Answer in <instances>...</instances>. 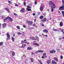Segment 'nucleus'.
Here are the masks:
<instances>
[{"mask_svg": "<svg viewBox=\"0 0 64 64\" xmlns=\"http://www.w3.org/2000/svg\"><path fill=\"white\" fill-rule=\"evenodd\" d=\"M6 19H6H6H5L4 20V21H6Z\"/></svg>", "mask_w": 64, "mask_h": 64, "instance_id": "6e6d98bb", "label": "nucleus"}, {"mask_svg": "<svg viewBox=\"0 0 64 64\" xmlns=\"http://www.w3.org/2000/svg\"><path fill=\"white\" fill-rule=\"evenodd\" d=\"M46 20H47V19L45 18L42 20V21H43V22H45V21H46Z\"/></svg>", "mask_w": 64, "mask_h": 64, "instance_id": "ddd939ff", "label": "nucleus"}, {"mask_svg": "<svg viewBox=\"0 0 64 64\" xmlns=\"http://www.w3.org/2000/svg\"><path fill=\"white\" fill-rule=\"evenodd\" d=\"M40 12H38V14H40Z\"/></svg>", "mask_w": 64, "mask_h": 64, "instance_id": "864d4df0", "label": "nucleus"}, {"mask_svg": "<svg viewBox=\"0 0 64 64\" xmlns=\"http://www.w3.org/2000/svg\"><path fill=\"white\" fill-rule=\"evenodd\" d=\"M5 9L7 11L8 13H10V10H9V9H8L7 8H6Z\"/></svg>", "mask_w": 64, "mask_h": 64, "instance_id": "dca6fc26", "label": "nucleus"}, {"mask_svg": "<svg viewBox=\"0 0 64 64\" xmlns=\"http://www.w3.org/2000/svg\"><path fill=\"white\" fill-rule=\"evenodd\" d=\"M7 36H6V39L8 40H10V36L9 34H6Z\"/></svg>", "mask_w": 64, "mask_h": 64, "instance_id": "20e7f679", "label": "nucleus"}, {"mask_svg": "<svg viewBox=\"0 0 64 64\" xmlns=\"http://www.w3.org/2000/svg\"><path fill=\"white\" fill-rule=\"evenodd\" d=\"M12 56H14L15 55V52H14V51H13L12 52Z\"/></svg>", "mask_w": 64, "mask_h": 64, "instance_id": "5701e85b", "label": "nucleus"}, {"mask_svg": "<svg viewBox=\"0 0 64 64\" xmlns=\"http://www.w3.org/2000/svg\"><path fill=\"white\" fill-rule=\"evenodd\" d=\"M62 33L64 32H63V30H62Z\"/></svg>", "mask_w": 64, "mask_h": 64, "instance_id": "052dcab7", "label": "nucleus"}, {"mask_svg": "<svg viewBox=\"0 0 64 64\" xmlns=\"http://www.w3.org/2000/svg\"><path fill=\"white\" fill-rule=\"evenodd\" d=\"M34 45H36L37 46H39V44L36 43H35L34 44Z\"/></svg>", "mask_w": 64, "mask_h": 64, "instance_id": "4be33fe9", "label": "nucleus"}, {"mask_svg": "<svg viewBox=\"0 0 64 64\" xmlns=\"http://www.w3.org/2000/svg\"><path fill=\"white\" fill-rule=\"evenodd\" d=\"M32 26H34V27H36L37 28H38V27H37V25H36V24H34L32 25Z\"/></svg>", "mask_w": 64, "mask_h": 64, "instance_id": "f3484780", "label": "nucleus"}, {"mask_svg": "<svg viewBox=\"0 0 64 64\" xmlns=\"http://www.w3.org/2000/svg\"><path fill=\"white\" fill-rule=\"evenodd\" d=\"M42 59H44V58H45V56H42Z\"/></svg>", "mask_w": 64, "mask_h": 64, "instance_id": "e433bc0d", "label": "nucleus"}, {"mask_svg": "<svg viewBox=\"0 0 64 64\" xmlns=\"http://www.w3.org/2000/svg\"><path fill=\"white\" fill-rule=\"evenodd\" d=\"M41 26H44V24H42Z\"/></svg>", "mask_w": 64, "mask_h": 64, "instance_id": "13d9d810", "label": "nucleus"}, {"mask_svg": "<svg viewBox=\"0 0 64 64\" xmlns=\"http://www.w3.org/2000/svg\"><path fill=\"white\" fill-rule=\"evenodd\" d=\"M16 28H17V29H18V30H20V26H16Z\"/></svg>", "mask_w": 64, "mask_h": 64, "instance_id": "bb28decb", "label": "nucleus"}, {"mask_svg": "<svg viewBox=\"0 0 64 64\" xmlns=\"http://www.w3.org/2000/svg\"><path fill=\"white\" fill-rule=\"evenodd\" d=\"M17 33L18 34V35H21V34H21V33L20 32H17Z\"/></svg>", "mask_w": 64, "mask_h": 64, "instance_id": "c85d7f7f", "label": "nucleus"}, {"mask_svg": "<svg viewBox=\"0 0 64 64\" xmlns=\"http://www.w3.org/2000/svg\"><path fill=\"white\" fill-rule=\"evenodd\" d=\"M15 6H18V4H16Z\"/></svg>", "mask_w": 64, "mask_h": 64, "instance_id": "3c124183", "label": "nucleus"}, {"mask_svg": "<svg viewBox=\"0 0 64 64\" xmlns=\"http://www.w3.org/2000/svg\"><path fill=\"white\" fill-rule=\"evenodd\" d=\"M3 45V43L2 42H0V45L1 46H2Z\"/></svg>", "mask_w": 64, "mask_h": 64, "instance_id": "b1692460", "label": "nucleus"}, {"mask_svg": "<svg viewBox=\"0 0 64 64\" xmlns=\"http://www.w3.org/2000/svg\"><path fill=\"white\" fill-rule=\"evenodd\" d=\"M46 63L48 64H50V63H51V60H47Z\"/></svg>", "mask_w": 64, "mask_h": 64, "instance_id": "f8f14e48", "label": "nucleus"}, {"mask_svg": "<svg viewBox=\"0 0 64 64\" xmlns=\"http://www.w3.org/2000/svg\"><path fill=\"white\" fill-rule=\"evenodd\" d=\"M61 39H62V38H59V39H60V40H61Z\"/></svg>", "mask_w": 64, "mask_h": 64, "instance_id": "774afa93", "label": "nucleus"}, {"mask_svg": "<svg viewBox=\"0 0 64 64\" xmlns=\"http://www.w3.org/2000/svg\"><path fill=\"white\" fill-rule=\"evenodd\" d=\"M56 52V51L54 50H53L50 51V53H53Z\"/></svg>", "mask_w": 64, "mask_h": 64, "instance_id": "9b49d317", "label": "nucleus"}, {"mask_svg": "<svg viewBox=\"0 0 64 64\" xmlns=\"http://www.w3.org/2000/svg\"><path fill=\"white\" fill-rule=\"evenodd\" d=\"M24 43H26H26H27V40H24Z\"/></svg>", "mask_w": 64, "mask_h": 64, "instance_id": "393cba45", "label": "nucleus"}, {"mask_svg": "<svg viewBox=\"0 0 64 64\" xmlns=\"http://www.w3.org/2000/svg\"><path fill=\"white\" fill-rule=\"evenodd\" d=\"M63 23H62V22H61L60 23V26L61 27H62V26H63Z\"/></svg>", "mask_w": 64, "mask_h": 64, "instance_id": "6ab92c4d", "label": "nucleus"}, {"mask_svg": "<svg viewBox=\"0 0 64 64\" xmlns=\"http://www.w3.org/2000/svg\"><path fill=\"white\" fill-rule=\"evenodd\" d=\"M10 18H11L9 17V16H8L6 18V19H9V20H10Z\"/></svg>", "mask_w": 64, "mask_h": 64, "instance_id": "a878e982", "label": "nucleus"}, {"mask_svg": "<svg viewBox=\"0 0 64 64\" xmlns=\"http://www.w3.org/2000/svg\"><path fill=\"white\" fill-rule=\"evenodd\" d=\"M62 14L63 15V17H64V11H62Z\"/></svg>", "mask_w": 64, "mask_h": 64, "instance_id": "7c9ffc66", "label": "nucleus"}, {"mask_svg": "<svg viewBox=\"0 0 64 64\" xmlns=\"http://www.w3.org/2000/svg\"><path fill=\"white\" fill-rule=\"evenodd\" d=\"M60 57L62 59H63V56H60Z\"/></svg>", "mask_w": 64, "mask_h": 64, "instance_id": "49530a36", "label": "nucleus"}, {"mask_svg": "<svg viewBox=\"0 0 64 64\" xmlns=\"http://www.w3.org/2000/svg\"><path fill=\"white\" fill-rule=\"evenodd\" d=\"M23 26L24 28H26V26L24 25H23Z\"/></svg>", "mask_w": 64, "mask_h": 64, "instance_id": "c03bdc74", "label": "nucleus"}, {"mask_svg": "<svg viewBox=\"0 0 64 64\" xmlns=\"http://www.w3.org/2000/svg\"><path fill=\"white\" fill-rule=\"evenodd\" d=\"M30 38V39H32V40H36V39L35 37L33 36H31Z\"/></svg>", "mask_w": 64, "mask_h": 64, "instance_id": "0eeeda50", "label": "nucleus"}, {"mask_svg": "<svg viewBox=\"0 0 64 64\" xmlns=\"http://www.w3.org/2000/svg\"><path fill=\"white\" fill-rule=\"evenodd\" d=\"M10 21H11V22H12V21H13V19L11 18H10Z\"/></svg>", "mask_w": 64, "mask_h": 64, "instance_id": "cd10ccee", "label": "nucleus"}, {"mask_svg": "<svg viewBox=\"0 0 64 64\" xmlns=\"http://www.w3.org/2000/svg\"><path fill=\"white\" fill-rule=\"evenodd\" d=\"M20 11V12L22 13H25V9L24 8L22 9Z\"/></svg>", "mask_w": 64, "mask_h": 64, "instance_id": "423d86ee", "label": "nucleus"}, {"mask_svg": "<svg viewBox=\"0 0 64 64\" xmlns=\"http://www.w3.org/2000/svg\"><path fill=\"white\" fill-rule=\"evenodd\" d=\"M23 57H26V56L25 55H24L23 56Z\"/></svg>", "mask_w": 64, "mask_h": 64, "instance_id": "09e8293b", "label": "nucleus"}, {"mask_svg": "<svg viewBox=\"0 0 64 64\" xmlns=\"http://www.w3.org/2000/svg\"><path fill=\"white\" fill-rule=\"evenodd\" d=\"M54 31H58V30H56L55 29H54Z\"/></svg>", "mask_w": 64, "mask_h": 64, "instance_id": "c9c22d12", "label": "nucleus"}, {"mask_svg": "<svg viewBox=\"0 0 64 64\" xmlns=\"http://www.w3.org/2000/svg\"><path fill=\"white\" fill-rule=\"evenodd\" d=\"M47 36H48L47 34L44 35V36H46V37H47Z\"/></svg>", "mask_w": 64, "mask_h": 64, "instance_id": "5fc2aeb1", "label": "nucleus"}, {"mask_svg": "<svg viewBox=\"0 0 64 64\" xmlns=\"http://www.w3.org/2000/svg\"><path fill=\"white\" fill-rule=\"evenodd\" d=\"M33 48H32L30 47H28L27 50H32Z\"/></svg>", "mask_w": 64, "mask_h": 64, "instance_id": "9d476101", "label": "nucleus"}, {"mask_svg": "<svg viewBox=\"0 0 64 64\" xmlns=\"http://www.w3.org/2000/svg\"><path fill=\"white\" fill-rule=\"evenodd\" d=\"M59 9L60 10H64V4H63L62 6L60 7L59 8Z\"/></svg>", "mask_w": 64, "mask_h": 64, "instance_id": "39448f33", "label": "nucleus"}, {"mask_svg": "<svg viewBox=\"0 0 64 64\" xmlns=\"http://www.w3.org/2000/svg\"><path fill=\"white\" fill-rule=\"evenodd\" d=\"M36 39H37V40H38V41H39V38H38V37L36 36Z\"/></svg>", "mask_w": 64, "mask_h": 64, "instance_id": "2f4dec72", "label": "nucleus"}, {"mask_svg": "<svg viewBox=\"0 0 64 64\" xmlns=\"http://www.w3.org/2000/svg\"><path fill=\"white\" fill-rule=\"evenodd\" d=\"M49 5L50 6H51L52 8H51V11L53 12L54 11V9H55L56 8V6L54 4V2H52V1H50L49 2Z\"/></svg>", "mask_w": 64, "mask_h": 64, "instance_id": "f257e3e1", "label": "nucleus"}, {"mask_svg": "<svg viewBox=\"0 0 64 64\" xmlns=\"http://www.w3.org/2000/svg\"><path fill=\"white\" fill-rule=\"evenodd\" d=\"M14 16H17L18 15L17 14H16V13L14 14Z\"/></svg>", "mask_w": 64, "mask_h": 64, "instance_id": "37998d69", "label": "nucleus"}, {"mask_svg": "<svg viewBox=\"0 0 64 64\" xmlns=\"http://www.w3.org/2000/svg\"><path fill=\"white\" fill-rule=\"evenodd\" d=\"M6 26V23H4V24H2L3 27L4 28Z\"/></svg>", "mask_w": 64, "mask_h": 64, "instance_id": "a211bd4d", "label": "nucleus"}, {"mask_svg": "<svg viewBox=\"0 0 64 64\" xmlns=\"http://www.w3.org/2000/svg\"><path fill=\"white\" fill-rule=\"evenodd\" d=\"M37 2L36 1H35V4H37Z\"/></svg>", "mask_w": 64, "mask_h": 64, "instance_id": "ea45409f", "label": "nucleus"}, {"mask_svg": "<svg viewBox=\"0 0 64 64\" xmlns=\"http://www.w3.org/2000/svg\"><path fill=\"white\" fill-rule=\"evenodd\" d=\"M24 6H26V2H24Z\"/></svg>", "mask_w": 64, "mask_h": 64, "instance_id": "79ce46f5", "label": "nucleus"}, {"mask_svg": "<svg viewBox=\"0 0 64 64\" xmlns=\"http://www.w3.org/2000/svg\"><path fill=\"white\" fill-rule=\"evenodd\" d=\"M36 19H35L34 20V22H36Z\"/></svg>", "mask_w": 64, "mask_h": 64, "instance_id": "680f3d73", "label": "nucleus"}, {"mask_svg": "<svg viewBox=\"0 0 64 64\" xmlns=\"http://www.w3.org/2000/svg\"><path fill=\"white\" fill-rule=\"evenodd\" d=\"M39 50H38V51H37V52H36V53H39Z\"/></svg>", "mask_w": 64, "mask_h": 64, "instance_id": "a18cd8bd", "label": "nucleus"}, {"mask_svg": "<svg viewBox=\"0 0 64 64\" xmlns=\"http://www.w3.org/2000/svg\"><path fill=\"white\" fill-rule=\"evenodd\" d=\"M48 11H49V9H48Z\"/></svg>", "mask_w": 64, "mask_h": 64, "instance_id": "338daca9", "label": "nucleus"}, {"mask_svg": "<svg viewBox=\"0 0 64 64\" xmlns=\"http://www.w3.org/2000/svg\"><path fill=\"white\" fill-rule=\"evenodd\" d=\"M38 61H39V62H40V64H41L42 63V62H41V61H40V60H38Z\"/></svg>", "mask_w": 64, "mask_h": 64, "instance_id": "f704fd0d", "label": "nucleus"}, {"mask_svg": "<svg viewBox=\"0 0 64 64\" xmlns=\"http://www.w3.org/2000/svg\"><path fill=\"white\" fill-rule=\"evenodd\" d=\"M43 32H45L46 33H48V30L47 29L44 30L43 31Z\"/></svg>", "mask_w": 64, "mask_h": 64, "instance_id": "6e6552de", "label": "nucleus"}, {"mask_svg": "<svg viewBox=\"0 0 64 64\" xmlns=\"http://www.w3.org/2000/svg\"><path fill=\"white\" fill-rule=\"evenodd\" d=\"M58 52H59V51H60V50H58Z\"/></svg>", "mask_w": 64, "mask_h": 64, "instance_id": "e2e57ef3", "label": "nucleus"}, {"mask_svg": "<svg viewBox=\"0 0 64 64\" xmlns=\"http://www.w3.org/2000/svg\"><path fill=\"white\" fill-rule=\"evenodd\" d=\"M44 7V4H42L40 8V11H42L43 10Z\"/></svg>", "mask_w": 64, "mask_h": 64, "instance_id": "f03ea898", "label": "nucleus"}, {"mask_svg": "<svg viewBox=\"0 0 64 64\" xmlns=\"http://www.w3.org/2000/svg\"><path fill=\"white\" fill-rule=\"evenodd\" d=\"M13 37H14V36H15V34H13Z\"/></svg>", "mask_w": 64, "mask_h": 64, "instance_id": "0e129e2a", "label": "nucleus"}, {"mask_svg": "<svg viewBox=\"0 0 64 64\" xmlns=\"http://www.w3.org/2000/svg\"><path fill=\"white\" fill-rule=\"evenodd\" d=\"M39 52H41V53H42L43 52V50H39Z\"/></svg>", "mask_w": 64, "mask_h": 64, "instance_id": "473e14b6", "label": "nucleus"}, {"mask_svg": "<svg viewBox=\"0 0 64 64\" xmlns=\"http://www.w3.org/2000/svg\"><path fill=\"white\" fill-rule=\"evenodd\" d=\"M43 18H44V16H42L40 17V19H42Z\"/></svg>", "mask_w": 64, "mask_h": 64, "instance_id": "412c9836", "label": "nucleus"}, {"mask_svg": "<svg viewBox=\"0 0 64 64\" xmlns=\"http://www.w3.org/2000/svg\"><path fill=\"white\" fill-rule=\"evenodd\" d=\"M12 41L14 42V38H13V37H12Z\"/></svg>", "mask_w": 64, "mask_h": 64, "instance_id": "c756f323", "label": "nucleus"}, {"mask_svg": "<svg viewBox=\"0 0 64 64\" xmlns=\"http://www.w3.org/2000/svg\"><path fill=\"white\" fill-rule=\"evenodd\" d=\"M21 42L22 43H24V40H22L21 41Z\"/></svg>", "mask_w": 64, "mask_h": 64, "instance_id": "58836bf2", "label": "nucleus"}, {"mask_svg": "<svg viewBox=\"0 0 64 64\" xmlns=\"http://www.w3.org/2000/svg\"><path fill=\"white\" fill-rule=\"evenodd\" d=\"M24 47L25 46H26V44H24Z\"/></svg>", "mask_w": 64, "mask_h": 64, "instance_id": "bf43d9fd", "label": "nucleus"}, {"mask_svg": "<svg viewBox=\"0 0 64 64\" xmlns=\"http://www.w3.org/2000/svg\"><path fill=\"white\" fill-rule=\"evenodd\" d=\"M46 53H44L43 54V56H46Z\"/></svg>", "mask_w": 64, "mask_h": 64, "instance_id": "4c0bfd02", "label": "nucleus"}, {"mask_svg": "<svg viewBox=\"0 0 64 64\" xmlns=\"http://www.w3.org/2000/svg\"><path fill=\"white\" fill-rule=\"evenodd\" d=\"M33 54H34V53H33V52H32V55H33Z\"/></svg>", "mask_w": 64, "mask_h": 64, "instance_id": "4d7b16f0", "label": "nucleus"}, {"mask_svg": "<svg viewBox=\"0 0 64 64\" xmlns=\"http://www.w3.org/2000/svg\"><path fill=\"white\" fill-rule=\"evenodd\" d=\"M26 23L28 24V25H31L33 24V22L31 21H29L27 20L26 21Z\"/></svg>", "mask_w": 64, "mask_h": 64, "instance_id": "7ed1b4c3", "label": "nucleus"}, {"mask_svg": "<svg viewBox=\"0 0 64 64\" xmlns=\"http://www.w3.org/2000/svg\"><path fill=\"white\" fill-rule=\"evenodd\" d=\"M33 16H35V13L33 14Z\"/></svg>", "mask_w": 64, "mask_h": 64, "instance_id": "603ef678", "label": "nucleus"}, {"mask_svg": "<svg viewBox=\"0 0 64 64\" xmlns=\"http://www.w3.org/2000/svg\"><path fill=\"white\" fill-rule=\"evenodd\" d=\"M20 48H25V46H22L20 47Z\"/></svg>", "mask_w": 64, "mask_h": 64, "instance_id": "72a5a7b5", "label": "nucleus"}, {"mask_svg": "<svg viewBox=\"0 0 64 64\" xmlns=\"http://www.w3.org/2000/svg\"><path fill=\"white\" fill-rule=\"evenodd\" d=\"M52 64H57V63H56V62L55 61H53L52 60Z\"/></svg>", "mask_w": 64, "mask_h": 64, "instance_id": "2eb2a0df", "label": "nucleus"}, {"mask_svg": "<svg viewBox=\"0 0 64 64\" xmlns=\"http://www.w3.org/2000/svg\"><path fill=\"white\" fill-rule=\"evenodd\" d=\"M30 8H30V6H29L28 8H27L26 10H27L28 11H31V9H30Z\"/></svg>", "mask_w": 64, "mask_h": 64, "instance_id": "1a4fd4ad", "label": "nucleus"}, {"mask_svg": "<svg viewBox=\"0 0 64 64\" xmlns=\"http://www.w3.org/2000/svg\"><path fill=\"white\" fill-rule=\"evenodd\" d=\"M30 60H31V62H33V61H34V59L33 58H30Z\"/></svg>", "mask_w": 64, "mask_h": 64, "instance_id": "aec40b11", "label": "nucleus"}, {"mask_svg": "<svg viewBox=\"0 0 64 64\" xmlns=\"http://www.w3.org/2000/svg\"><path fill=\"white\" fill-rule=\"evenodd\" d=\"M26 43L27 44V45H28V44H29V42H26Z\"/></svg>", "mask_w": 64, "mask_h": 64, "instance_id": "8fccbe9b", "label": "nucleus"}, {"mask_svg": "<svg viewBox=\"0 0 64 64\" xmlns=\"http://www.w3.org/2000/svg\"><path fill=\"white\" fill-rule=\"evenodd\" d=\"M54 60H55V61H56V62H58V59L56 57L54 58Z\"/></svg>", "mask_w": 64, "mask_h": 64, "instance_id": "4468645a", "label": "nucleus"}, {"mask_svg": "<svg viewBox=\"0 0 64 64\" xmlns=\"http://www.w3.org/2000/svg\"><path fill=\"white\" fill-rule=\"evenodd\" d=\"M8 2L9 3H10V4H11V1H10L9 0H8Z\"/></svg>", "mask_w": 64, "mask_h": 64, "instance_id": "a19ab883", "label": "nucleus"}, {"mask_svg": "<svg viewBox=\"0 0 64 64\" xmlns=\"http://www.w3.org/2000/svg\"><path fill=\"white\" fill-rule=\"evenodd\" d=\"M44 57H45V58H47V56H45Z\"/></svg>", "mask_w": 64, "mask_h": 64, "instance_id": "69168bd1", "label": "nucleus"}, {"mask_svg": "<svg viewBox=\"0 0 64 64\" xmlns=\"http://www.w3.org/2000/svg\"><path fill=\"white\" fill-rule=\"evenodd\" d=\"M31 29H34V28H33V27L31 28Z\"/></svg>", "mask_w": 64, "mask_h": 64, "instance_id": "de8ad7c7", "label": "nucleus"}]
</instances>
